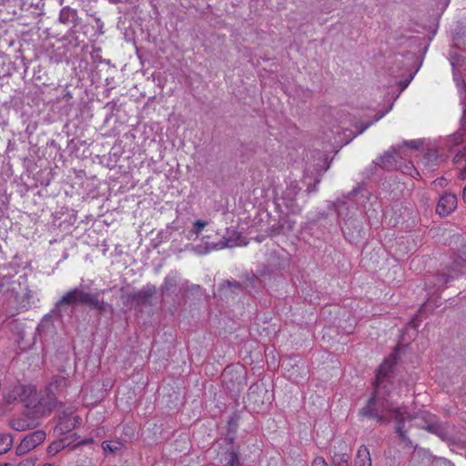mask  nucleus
Wrapping results in <instances>:
<instances>
[{"mask_svg":"<svg viewBox=\"0 0 466 466\" xmlns=\"http://www.w3.org/2000/svg\"><path fill=\"white\" fill-rule=\"evenodd\" d=\"M397 352L391 353L379 367L374 383V391L367 404L360 409V414L363 417L376 420L379 423H389L396 420V433L406 445L411 447L412 442L404 431L406 410L396 406L390 400L389 387L392 384V370L396 364Z\"/></svg>","mask_w":466,"mask_h":466,"instance_id":"obj_1","label":"nucleus"},{"mask_svg":"<svg viewBox=\"0 0 466 466\" xmlns=\"http://www.w3.org/2000/svg\"><path fill=\"white\" fill-rule=\"evenodd\" d=\"M14 393L15 399L19 398L20 401L27 408H35L38 412H48L46 400L45 397H39L35 386L32 385H18L15 387Z\"/></svg>","mask_w":466,"mask_h":466,"instance_id":"obj_2","label":"nucleus"},{"mask_svg":"<svg viewBox=\"0 0 466 466\" xmlns=\"http://www.w3.org/2000/svg\"><path fill=\"white\" fill-rule=\"evenodd\" d=\"M349 455L342 454L335 456L334 466H349ZM312 466H328L325 460L321 457L316 458ZM354 466H371L370 451L366 446H361L357 452Z\"/></svg>","mask_w":466,"mask_h":466,"instance_id":"obj_3","label":"nucleus"},{"mask_svg":"<svg viewBox=\"0 0 466 466\" xmlns=\"http://www.w3.org/2000/svg\"><path fill=\"white\" fill-rule=\"evenodd\" d=\"M84 289L82 286L76 287L66 292L56 303L53 313L62 317L64 313H68V308L75 304H82L84 297Z\"/></svg>","mask_w":466,"mask_h":466,"instance_id":"obj_4","label":"nucleus"},{"mask_svg":"<svg viewBox=\"0 0 466 466\" xmlns=\"http://www.w3.org/2000/svg\"><path fill=\"white\" fill-rule=\"evenodd\" d=\"M67 387V380L63 376H56L52 379L46 390V400L47 410L50 412L57 405L62 403L57 400V395H60Z\"/></svg>","mask_w":466,"mask_h":466,"instance_id":"obj_5","label":"nucleus"},{"mask_svg":"<svg viewBox=\"0 0 466 466\" xmlns=\"http://www.w3.org/2000/svg\"><path fill=\"white\" fill-rule=\"evenodd\" d=\"M245 245H247V242L242 234L234 228H228L226 229L225 235L223 236V238L220 241L213 244L212 248H232Z\"/></svg>","mask_w":466,"mask_h":466,"instance_id":"obj_6","label":"nucleus"},{"mask_svg":"<svg viewBox=\"0 0 466 466\" xmlns=\"http://www.w3.org/2000/svg\"><path fill=\"white\" fill-rule=\"evenodd\" d=\"M46 434L44 431H35L27 434L16 447V454L24 455L44 442Z\"/></svg>","mask_w":466,"mask_h":466,"instance_id":"obj_7","label":"nucleus"},{"mask_svg":"<svg viewBox=\"0 0 466 466\" xmlns=\"http://www.w3.org/2000/svg\"><path fill=\"white\" fill-rule=\"evenodd\" d=\"M102 290H98L95 293L84 291L83 303L91 309L97 310L99 313H110L114 312V309L111 304L100 299V294Z\"/></svg>","mask_w":466,"mask_h":466,"instance_id":"obj_8","label":"nucleus"},{"mask_svg":"<svg viewBox=\"0 0 466 466\" xmlns=\"http://www.w3.org/2000/svg\"><path fill=\"white\" fill-rule=\"evenodd\" d=\"M300 192V187L297 181L287 182L286 189L282 193V198L288 208L292 212H296L299 209V206L296 203V198Z\"/></svg>","mask_w":466,"mask_h":466,"instance_id":"obj_9","label":"nucleus"},{"mask_svg":"<svg viewBox=\"0 0 466 466\" xmlns=\"http://www.w3.org/2000/svg\"><path fill=\"white\" fill-rule=\"evenodd\" d=\"M156 292L154 286H147L143 289L127 295V302L137 305H149L150 299Z\"/></svg>","mask_w":466,"mask_h":466,"instance_id":"obj_10","label":"nucleus"},{"mask_svg":"<svg viewBox=\"0 0 466 466\" xmlns=\"http://www.w3.org/2000/svg\"><path fill=\"white\" fill-rule=\"evenodd\" d=\"M457 207V198L454 194L445 193L438 202L436 211L439 215L444 217L451 214Z\"/></svg>","mask_w":466,"mask_h":466,"instance_id":"obj_11","label":"nucleus"},{"mask_svg":"<svg viewBox=\"0 0 466 466\" xmlns=\"http://www.w3.org/2000/svg\"><path fill=\"white\" fill-rule=\"evenodd\" d=\"M37 425L35 420L29 415H22L16 418H13L9 421V426L17 431H25L35 428Z\"/></svg>","mask_w":466,"mask_h":466,"instance_id":"obj_12","label":"nucleus"},{"mask_svg":"<svg viewBox=\"0 0 466 466\" xmlns=\"http://www.w3.org/2000/svg\"><path fill=\"white\" fill-rule=\"evenodd\" d=\"M423 418L427 424L425 426H422V428L426 429L428 431L433 434H436L441 440H445L447 438L448 432L446 428L438 420H436L434 416L431 414H426L425 417Z\"/></svg>","mask_w":466,"mask_h":466,"instance_id":"obj_13","label":"nucleus"},{"mask_svg":"<svg viewBox=\"0 0 466 466\" xmlns=\"http://www.w3.org/2000/svg\"><path fill=\"white\" fill-rule=\"evenodd\" d=\"M461 70L453 69V79L456 83V86L459 89L460 96L461 98V104L463 105V116L461 118V127L462 129H466V103H465V94H466V84L462 79Z\"/></svg>","mask_w":466,"mask_h":466,"instance_id":"obj_14","label":"nucleus"},{"mask_svg":"<svg viewBox=\"0 0 466 466\" xmlns=\"http://www.w3.org/2000/svg\"><path fill=\"white\" fill-rule=\"evenodd\" d=\"M77 19V13L75 9L69 6H65L61 9L59 14V22L64 25H75Z\"/></svg>","mask_w":466,"mask_h":466,"instance_id":"obj_15","label":"nucleus"},{"mask_svg":"<svg viewBox=\"0 0 466 466\" xmlns=\"http://www.w3.org/2000/svg\"><path fill=\"white\" fill-rule=\"evenodd\" d=\"M396 155H397V151L394 148H392V150L387 151L382 157H380L378 159L377 164L379 166L382 167L383 168H390L396 162V160H395Z\"/></svg>","mask_w":466,"mask_h":466,"instance_id":"obj_16","label":"nucleus"},{"mask_svg":"<svg viewBox=\"0 0 466 466\" xmlns=\"http://www.w3.org/2000/svg\"><path fill=\"white\" fill-rule=\"evenodd\" d=\"M177 286V276L176 274L167 275L165 278L164 283L161 286V292L163 295L168 294Z\"/></svg>","mask_w":466,"mask_h":466,"instance_id":"obj_17","label":"nucleus"},{"mask_svg":"<svg viewBox=\"0 0 466 466\" xmlns=\"http://www.w3.org/2000/svg\"><path fill=\"white\" fill-rule=\"evenodd\" d=\"M208 225V221H204V220H200V219L196 220L193 223L192 228L188 231L187 238V239L197 238L199 236V234L201 233V231L204 229V228Z\"/></svg>","mask_w":466,"mask_h":466,"instance_id":"obj_18","label":"nucleus"},{"mask_svg":"<svg viewBox=\"0 0 466 466\" xmlns=\"http://www.w3.org/2000/svg\"><path fill=\"white\" fill-rule=\"evenodd\" d=\"M13 444V438L10 434L0 433V455L8 451Z\"/></svg>","mask_w":466,"mask_h":466,"instance_id":"obj_19","label":"nucleus"},{"mask_svg":"<svg viewBox=\"0 0 466 466\" xmlns=\"http://www.w3.org/2000/svg\"><path fill=\"white\" fill-rule=\"evenodd\" d=\"M451 64L453 69L466 70V58L459 54L451 55Z\"/></svg>","mask_w":466,"mask_h":466,"instance_id":"obj_20","label":"nucleus"},{"mask_svg":"<svg viewBox=\"0 0 466 466\" xmlns=\"http://www.w3.org/2000/svg\"><path fill=\"white\" fill-rule=\"evenodd\" d=\"M461 160L466 161V147L460 150L454 157V162L459 163ZM459 177L461 180L466 179V166L461 170Z\"/></svg>","mask_w":466,"mask_h":466,"instance_id":"obj_21","label":"nucleus"},{"mask_svg":"<svg viewBox=\"0 0 466 466\" xmlns=\"http://www.w3.org/2000/svg\"><path fill=\"white\" fill-rule=\"evenodd\" d=\"M214 243H206L205 246H197L194 248V250L198 255H205L209 253L211 250H216L215 248H212Z\"/></svg>","mask_w":466,"mask_h":466,"instance_id":"obj_22","label":"nucleus"},{"mask_svg":"<svg viewBox=\"0 0 466 466\" xmlns=\"http://www.w3.org/2000/svg\"><path fill=\"white\" fill-rule=\"evenodd\" d=\"M462 137H463L462 133L457 132V133L453 134L452 136H451L448 138L447 142H448L449 146H453V145L459 144L461 142V140L462 139Z\"/></svg>","mask_w":466,"mask_h":466,"instance_id":"obj_23","label":"nucleus"},{"mask_svg":"<svg viewBox=\"0 0 466 466\" xmlns=\"http://www.w3.org/2000/svg\"><path fill=\"white\" fill-rule=\"evenodd\" d=\"M229 456V461H228V466H238L239 465V461H238V456L236 452H229L228 454Z\"/></svg>","mask_w":466,"mask_h":466,"instance_id":"obj_24","label":"nucleus"},{"mask_svg":"<svg viewBox=\"0 0 466 466\" xmlns=\"http://www.w3.org/2000/svg\"><path fill=\"white\" fill-rule=\"evenodd\" d=\"M451 279H453V277L449 274H446V273H442L438 276V281H439V283H441V284H446L449 281H451Z\"/></svg>","mask_w":466,"mask_h":466,"instance_id":"obj_25","label":"nucleus"},{"mask_svg":"<svg viewBox=\"0 0 466 466\" xmlns=\"http://www.w3.org/2000/svg\"><path fill=\"white\" fill-rule=\"evenodd\" d=\"M61 448H63V445H62L61 442H55V443H53L52 445L49 446L48 452L52 453V454H56V452H58V451Z\"/></svg>","mask_w":466,"mask_h":466,"instance_id":"obj_26","label":"nucleus"},{"mask_svg":"<svg viewBox=\"0 0 466 466\" xmlns=\"http://www.w3.org/2000/svg\"><path fill=\"white\" fill-rule=\"evenodd\" d=\"M404 144L410 148L417 149L420 146V141L419 140H410V141H405Z\"/></svg>","mask_w":466,"mask_h":466,"instance_id":"obj_27","label":"nucleus"},{"mask_svg":"<svg viewBox=\"0 0 466 466\" xmlns=\"http://www.w3.org/2000/svg\"><path fill=\"white\" fill-rule=\"evenodd\" d=\"M102 447L105 451H115L117 450V447L116 446H111L109 442L107 441H104L102 443Z\"/></svg>","mask_w":466,"mask_h":466,"instance_id":"obj_28","label":"nucleus"},{"mask_svg":"<svg viewBox=\"0 0 466 466\" xmlns=\"http://www.w3.org/2000/svg\"><path fill=\"white\" fill-rule=\"evenodd\" d=\"M437 152L435 150H429L426 154V158L429 160L437 159Z\"/></svg>","mask_w":466,"mask_h":466,"instance_id":"obj_29","label":"nucleus"},{"mask_svg":"<svg viewBox=\"0 0 466 466\" xmlns=\"http://www.w3.org/2000/svg\"><path fill=\"white\" fill-rule=\"evenodd\" d=\"M411 79H412V76H410V77L408 80H406V81L399 82V86L400 87V91H403L408 86V85L410 84Z\"/></svg>","mask_w":466,"mask_h":466,"instance_id":"obj_30","label":"nucleus"},{"mask_svg":"<svg viewBox=\"0 0 466 466\" xmlns=\"http://www.w3.org/2000/svg\"><path fill=\"white\" fill-rule=\"evenodd\" d=\"M226 285H227L228 288H230V287H234V288H240V287H241V285H240L238 282H237V281H234V282L227 281V282H226Z\"/></svg>","mask_w":466,"mask_h":466,"instance_id":"obj_31","label":"nucleus"},{"mask_svg":"<svg viewBox=\"0 0 466 466\" xmlns=\"http://www.w3.org/2000/svg\"><path fill=\"white\" fill-rule=\"evenodd\" d=\"M93 441V439H86L84 441H81L80 442H78V445H86L87 443H90Z\"/></svg>","mask_w":466,"mask_h":466,"instance_id":"obj_32","label":"nucleus"},{"mask_svg":"<svg viewBox=\"0 0 466 466\" xmlns=\"http://www.w3.org/2000/svg\"><path fill=\"white\" fill-rule=\"evenodd\" d=\"M372 123H368L365 126L361 127V129L359 131V134H361L365 129H367Z\"/></svg>","mask_w":466,"mask_h":466,"instance_id":"obj_33","label":"nucleus"},{"mask_svg":"<svg viewBox=\"0 0 466 466\" xmlns=\"http://www.w3.org/2000/svg\"><path fill=\"white\" fill-rule=\"evenodd\" d=\"M462 198L466 202V186L464 187L463 191H462Z\"/></svg>","mask_w":466,"mask_h":466,"instance_id":"obj_34","label":"nucleus"},{"mask_svg":"<svg viewBox=\"0 0 466 466\" xmlns=\"http://www.w3.org/2000/svg\"><path fill=\"white\" fill-rule=\"evenodd\" d=\"M381 116L382 115H380L379 117H376L375 121H378Z\"/></svg>","mask_w":466,"mask_h":466,"instance_id":"obj_35","label":"nucleus"},{"mask_svg":"<svg viewBox=\"0 0 466 466\" xmlns=\"http://www.w3.org/2000/svg\"><path fill=\"white\" fill-rule=\"evenodd\" d=\"M0 466H10L9 464H0Z\"/></svg>","mask_w":466,"mask_h":466,"instance_id":"obj_36","label":"nucleus"},{"mask_svg":"<svg viewBox=\"0 0 466 466\" xmlns=\"http://www.w3.org/2000/svg\"><path fill=\"white\" fill-rule=\"evenodd\" d=\"M43 466H52V465H51V464H45V465H43Z\"/></svg>","mask_w":466,"mask_h":466,"instance_id":"obj_37","label":"nucleus"}]
</instances>
